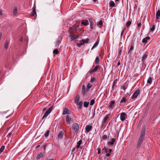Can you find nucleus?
Segmentation results:
<instances>
[{
    "label": "nucleus",
    "mask_w": 160,
    "mask_h": 160,
    "mask_svg": "<svg viewBox=\"0 0 160 160\" xmlns=\"http://www.w3.org/2000/svg\"><path fill=\"white\" fill-rule=\"evenodd\" d=\"M95 103V100L93 99H92L90 103V105L91 106L93 105Z\"/></svg>",
    "instance_id": "obj_44"
},
{
    "label": "nucleus",
    "mask_w": 160,
    "mask_h": 160,
    "mask_svg": "<svg viewBox=\"0 0 160 160\" xmlns=\"http://www.w3.org/2000/svg\"><path fill=\"white\" fill-rule=\"evenodd\" d=\"M71 120V118L69 115H67L66 117V121L67 124H69Z\"/></svg>",
    "instance_id": "obj_9"
},
{
    "label": "nucleus",
    "mask_w": 160,
    "mask_h": 160,
    "mask_svg": "<svg viewBox=\"0 0 160 160\" xmlns=\"http://www.w3.org/2000/svg\"><path fill=\"white\" fill-rule=\"evenodd\" d=\"M0 15H2V9H0Z\"/></svg>",
    "instance_id": "obj_53"
},
{
    "label": "nucleus",
    "mask_w": 160,
    "mask_h": 160,
    "mask_svg": "<svg viewBox=\"0 0 160 160\" xmlns=\"http://www.w3.org/2000/svg\"><path fill=\"white\" fill-rule=\"evenodd\" d=\"M131 24V22L130 21H128L126 23V26L127 27H129Z\"/></svg>",
    "instance_id": "obj_42"
},
{
    "label": "nucleus",
    "mask_w": 160,
    "mask_h": 160,
    "mask_svg": "<svg viewBox=\"0 0 160 160\" xmlns=\"http://www.w3.org/2000/svg\"><path fill=\"white\" fill-rule=\"evenodd\" d=\"M102 150H104L105 153H107L108 152V149L105 147H104L102 149Z\"/></svg>",
    "instance_id": "obj_50"
},
{
    "label": "nucleus",
    "mask_w": 160,
    "mask_h": 160,
    "mask_svg": "<svg viewBox=\"0 0 160 160\" xmlns=\"http://www.w3.org/2000/svg\"><path fill=\"white\" fill-rule=\"evenodd\" d=\"M5 147L4 146H2L0 148V154H1L4 150Z\"/></svg>",
    "instance_id": "obj_38"
},
{
    "label": "nucleus",
    "mask_w": 160,
    "mask_h": 160,
    "mask_svg": "<svg viewBox=\"0 0 160 160\" xmlns=\"http://www.w3.org/2000/svg\"><path fill=\"white\" fill-rule=\"evenodd\" d=\"M126 97H122L121 100L120 101V103H126Z\"/></svg>",
    "instance_id": "obj_30"
},
{
    "label": "nucleus",
    "mask_w": 160,
    "mask_h": 160,
    "mask_svg": "<svg viewBox=\"0 0 160 160\" xmlns=\"http://www.w3.org/2000/svg\"><path fill=\"white\" fill-rule=\"evenodd\" d=\"M12 132H10L8 133V136L9 137H10L11 136V135H12Z\"/></svg>",
    "instance_id": "obj_56"
},
{
    "label": "nucleus",
    "mask_w": 160,
    "mask_h": 160,
    "mask_svg": "<svg viewBox=\"0 0 160 160\" xmlns=\"http://www.w3.org/2000/svg\"><path fill=\"white\" fill-rule=\"evenodd\" d=\"M109 138V137L107 135H105L102 137V138L103 139H107Z\"/></svg>",
    "instance_id": "obj_45"
},
{
    "label": "nucleus",
    "mask_w": 160,
    "mask_h": 160,
    "mask_svg": "<svg viewBox=\"0 0 160 160\" xmlns=\"http://www.w3.org/2000/svg\"><path fill=\"white\" fill-rule=\"evenodd\" d=\"M82 142V140H79L77 142V148H79Z\"/></svg>",
    "instance_id": "obj_21"
},
{
    "label": "nucleus",
    "mask_w": 160,
    "mask_h": 160,
    "mask_svg": "<svg viewBox=\"0 0 160 160\" xmlns=\"http://www.w3.org/2000/svg\"><path fill=\"white\" fill-rule=\"evenodd\" d=\"M82 92H83L84 93L85 92V87L84 85H83L82 86Z\"/></svg>",
    "instance_id": "obj_47"
},
{
    "label": "nucleus",
    "mask_w": 160,
    "mask_h": 160,
    "mask_svg": "<svg viewBox=\"0 0 160 160\" xmlns=\"http://www.w3.org/2000/svg\"><path fill=\"white\" fill-rule=\"evenodd\" d=\"M115 141V139L114 138H112V142L109 141L108 142V144H110V145H113L114 143V142Z\"/></svg>",
    "instance_id": "obj_23"
},
{
    "label": "nucleus",
    "mask_w": 160,
    "mask_h": 160,
    "mask_svg": "<svg viewBox=\"0 0 160 160\" xmlns=\"http://www.w3.org/2000/svg\"><path fill=\"white\" fill-rule=\"evenodd\" d=\"M61 43V41L59 40H57L55 44V47L56 48H58L59 46V45L60 43Z\"/></svg>",
    "instance_id": "obj_25"
},
{
    "label": "nucleus",
    "mask_w": 160,
    "mask_h": 160,
    "mask_svg": "<svg viewBox=\"0 0 160 160\" xmlns=\"http://www.w3.org/2000/svg\"><path fill=\"white\" fill-rule=\"evenodd\" d=\"M92 84L91 83H89L87 86L86 88L87 91H88L92 87Z\"/></svg>",
    "instance_id": "obj_28"
},
{
    "label": "nucleus",
    "mask_w": 160,
    "mask_h": 160,
    "mask_svg": "<svg viewBox=\"0 0 160 160\" xmlns=\"http://www.w3.org/2000/svg\"><path fill=\"white\" fill-rule=\"evenodd\" d=\"M112 151V149H109V153H110Z\"/></svg>",
    "instance_id": "obj_60"
},
{
    "label": "nucleus",
    "mask_w": 160,
    "mask_h": 160,
    "mask_svg": "<svg viewBox=\"0 0 160 160\" xmlns=\"http://www.w3.org/2000/svg\"><path fill=\"white\" fill-rule=\"evenodd\" d=\"M115 101L113 100L111 101L108 107L109 109H113L115 106Z\"/></svg>",
    "instance_id": "obj_6"
},
{
    "label": "nucleus",
    "mask_w": 160,
    "mask_h": 160,
    "mask_svg": "<svg viewBox=\"0 0 160 160\" xmlns=\"http://www.w3.org/2000/svg\"><path fill=\"white\" fill-rule=\"evenodd\" d=\"M102 21L101 20H100L97 23V25L98 26H100L102 27Z\"/></svg>",
    "instance_id": "obj_34"
},
{
    "label": "nucleus",
    "mask_w": 160,
    "mask_h": 160,
    "mask_svg": "<svg viewBox=\"0 0 160 160\" xmlns=\"http://www.w3.org/2000/svg\"><path fill=\"white\" fill-rule=\"evenodd\" d=\"M81 24L84 26H86L89 24V22L87 20H83L81 22Z\"/></svg>",
    "instance_id": "obj_10"
},
{
    "label": "nucleus",
    "mask_w": 160,
    "mask_h": 160,
    "mask_svg": "<svg viewBox=\"0 0 160 160\" xmlns=\"http://www.w3.org/2000/svg\"><path fill=\"white\" fill-rule=\"evenodd\" d=\"M122 52V50H120L119 53V55H120L121 54V52Z\"/></svg>",
    "instance_id": "obj_61"
},
{
    "label": "nucleus",
    "mask_w": 160,
    "mask_h": 160,
    "mask_svg": "<svg viewBox=\"0 0 160 160\" xmlns=\"http://www.w3.org/2000/svg\"><path fill=\"white\" fill-rule=\"evenodd\" d=\"M52 107H51L46 111L44 113V115L43 116L42 118V119H43L45 118L46 117H47L48 116V115H49V114L52 111Z\"/></svg>",
    "instance_id": "obj_4"
},
{
    "label": "nucleus",
    "mask_w": 160,
    "mask_h": 160,
    "mask_svg": "<svg viewBox=\"0 0 160 160\" xmlns=\"http://www.w3.org/2000/svg\"><path fill=\"white\" fill-rule=\"evenodd\" d=\"M92 126L87 125L86 127V131L87 132H89L92 128Z\"/></svg>",
    "instance_id": "obj_11"
},
{
    "label": "nucleus",
    "mask_w": 160,
    "mask_h": 160,
    "mask_svg": "<svg viewBox=\"0 0 160 160\" xmlns=\"http://www.w3.org/2000/svg\"><path fill=\"white\" fill-rule=\"evenodd\" d=\"M155 25L154 24H153L152 25V27L150 28L151 31L153 32L154 30L155 29Z\"/></svg>",
    "instance_id": "obj_41"
},
{
    "label": "nucleus",
    "mask_w": 160,
    "mask_h": 160,
    "mask_svg": "<svg viewBox=\"0 0 160 160\" xmlns=\"http://www.w3.org/2000/svg\"><path fill=\"white\" fill-rule=\"evenodd\" d=\"M122 89L123 90H125L126 89V88L125 87L123 86H122Z\"/></svg>",
    "instance_id": "obj_57"
},
{
    "label": "nucleus",
    "mask_w": 160,
    "mask_h": 160,
    "mask_svg": "<svg viewBox=\"0 0 160 160\" xmlns=\"http://www.w3.org/2000/svg\"><path fill=\"white\" fill-rule=\"evenodd\" d=\"M149 37H146L143 39L142 42L143 43H146L147 42L148 40H149Z\"/></svg>",
    "instance_id": "obj_18"
},
{
    "label": "nucleus",
    "mask_w": 160,
    "mask_h": 160,
    "mask_svg": "<svg viewBox=\"0 0 160 160\" xmlns=\"http://www.w3.org/2000/svg\"><path fill=\"white\" fill-rule=\"evenodd\" d=\"M121 63H120V61H119L118 63V64H117V66H118Z\"/></svg>",
    "instance_id": "obj_58"
},
{
    "label": "nucleus",
    "mask_w": 160,
    "mask_h": 160,
    "mask_svg": "<svg viewBox=\"0 0 160 160\" xmlns=\"http://www.w3.org/2000/svg\"><path fill=\"white\" fill-rule=\"evenodd\" d=\"M148 55L146 54H144L142 57V62H144L146 59L147 58Z\"/></svg>",
    "instance_id": "obj_24"
},
{
    "label": "nucleus",
    "mask_w": 160,
    "mask_h": 160,
    "mask_svg": "<svg viewBox=\"0 0 160 160\" xmlns=\"http://www.w3.org/2000/svg\"><path fill=\"white\" fill-rule=\"evenodd\" d=\"M89 102H84V106L85 107L87 108L88 106Z\"/></svg>",
    "instance_id": "obj_39"
},
{
    "label": "nucleus",
    "mask_w": 160,
    "mask_h": 160,
    "mask_svg": "<svg viewBox=\"0 0 160 160\" xmlns=\"http://www.w3.org/2000/svg\"><path fill=\"white\" fill-rule=\"evenodd\" d=\"M40 146V145H38L36 147V148H38Z\"/></svg>",
    "instance_id": "obj_63"
},
{
    "label": "nucleus",
    "mask_w": 160,
    "mask_h": 160,
    "mask_svg": "<svg viewBox=\"0 0 160 160\" xmlns=\"http://www.w3.org/2000/svg\"><path fill=\"white\" fill-rule=\"evenodd\" d=\"M53 53L56 54H57L59 53V51L57 49H56L54 50L53 51Z\"/></svg>",
    "instance_id": "obj_43"
},
{
    "label": "nucleus",
    "mask_w": 160,
    "mask_h": 160,
    "mask_svg": "<svg viewBox=\"0 0 160 160\" xmlns=\"http://www.w3.org/2000/svg\"><path fill=\"white\" fill-rule=\"evenodd\" d=\"M106 156H107V157H109L110 156V153H107L106 155Z\"/></svg>",
    "instance_id": "obj_55"
},
{
    "label": "nucleus",
    "mask_w": 160,
    "mask_h": 160,
    "mask_svg": "<svg viewBox=\"0 0 160 160\" xmlns=\"http://www.w3.org/2000/svg\"><path fill=\"white\" fill-rule=\"evenodd\" d=\"M109 5L110 7L113 8L115 6V5L114 1H110L109 3Z\"/></svg>",
    "instance_id": "obj_15"
},
{
    "label": "nucleus",
    "mask_w": 160,
    "mask_h": 160,
    "mask_svg": "<svg viewBox=\"0 0 160 160\" xmlns=\"http://www.w3.org/2000/svg\"><path fill=\"white\" fill-rule=\"evenodd\" d=\"M69 37H71L72 40H73L76 39L78 38V35H75L73 36L71 34L69 35Z\"/></svg>",
    "instance_id": "obj_16"
},
{
    "label": "nucleus",
    "mask_w": 160,
    "mask_h": 160,
    "mask_svg": "<svg viewBox=\"0 0 160 160\" xmlns=\"http://www.w3.org/2000/svg\"><path fill=\"white\" fill-rule=\"evenodd\" d=\"M101 68V66L99 65H96L94 68H91L88 72L90 73H92L93 72H95L97 71L98 69H100Z\"/></svg>",
    "instance_id": "obj_3"
},
{
    "label": "nucleus",
    "mask_w": 160,
    "mask_h": 160,
    "mask_svg": "<svg viewBox=\"0 0 160 160\" xmlns=\"http://www.w3.org/2000/svg\"><path fill=\"white\" fill-rule=\"evenodd\" d=\"M43 156V154L42 153H40L38 154L37 157V159H38L41 158Z\"/></svg>",
    "instance_id": "obj_29"
},
{
    "label": "nucleus",
    "mask_w": 160,
    "mask_h": 160,
    "mask_svg": "<svg viewBox=\"0 0 160 160\" xmlns=\"http://www.w3.org/2000/svg\"><path fill=\"white\" fill-rule=\"evenodd\" d=\"M124 29H123L122 31V32L121 33V37H122V36L123 34V32H124Z\"/></svg>",
    "instance_id": "obj_54"
},
{
    "label": "nucleus",
    "mask_w": 160,
    "mask_h": 160,
    "mask_svg": "<svg viewBox=\"0 0 160 160\" xmlns=\"http://www.w3.org/2000/svg\"><path fill=\"white\" fill-rule=\"evenodd\" d=\"M98 43H99V42H98V41L94 44V45H93V47H92V48H91V50H92L94 48L96 47L98 45Z\"/></svg>",
    "instance_id": "obj_27"
},
{
    "label": "nucleus",
    "mask_w": 160,
    "mask_h": 160,
    "mask_svg": "<svg viewBox=\"0 0 160 160\" xmlns=\"http://www.w3.org/2000/svg\"><path fill=\"white\" fill-rule=\"evenodd\" d=\"M17 13V9L16 7H14L13 9V14L14 15H16Z\"/></svg>",
    "instance_id": "obj_35"
},
{
    "label": "nucleus",
    "mask_w": 160,
    "mask_h": 160,
    "mask_svg": "<svg viewBox=\"0 0 160 160\" xmlns=\"http://www.w3.org/2000/svg\"><path fill=\"white\" fill-rule=\"evenodd\" d=\"M46 110V108H44L43 110V111H44Z\"/></svg>",
    "instance_id": "obj_62"
},
{
    "label": "nucleus",
    "mask_w": 160,
    "mask_h": 160,
    "mask_svg": "<svg viewBox=\"0 0 160 160\" xmlns=\"http://www.w3.org/2000/svg\"><path fill=\"white\" fill-rule=\"evenodd\" d=\"M145 127H142L140 132V136L137 142V148L138 149L140 148L141 147L143 142L145 139Z\"/></svg>",
    "instance_id": "obj_1"
},
{
    "label": "nucleus",
    "mask_w": 160,
    "mask_h": 160,
    "mask_svg": "<svg viewBox=\"0 0 160 160\" xmlns=\"http://www.w3.org/2000/svg\"><path fill=\"white\" fill-rule=\"evenodd\" d=\"M99 61V57L98 56H97L96 57L95 60V64H98Z\"/></svg>",
    "instance_id": "obj_31"
},
{
    "label": "nucleus",
    "mask_w": 160,
    "mask_h": 160,
    "mask_svg": "<svg viewBox=\"0 0 160 160\" xmlns=\"http://www.w3.org/2000/svg\"><path fill=\"white\" fill-rule=\"evenodd\" d=\"M139 92V89L137 90L133 94L131 98L132 99H134L137 98Z\"/></svg>",
    "instance_id": "obj_5"
},
{
    "label": "nucleus",
    "mask_w": 160,
    "mask_h": 160,
    "mask_svg": "<svg viewBox=\"0 0 160 160\" xmlns=\"http://www.w3.org/2000/svg\"><path fill=\"white\" fill-rule=\"evenodd\" d=\"M137 25L138 27H140L141 26V21H140L139 22V21H138L137 22Z\"/></svg>",
    "instance_id": "obj_49"
},
{
    "label": "nucleus",
    "mask_w": 160,
    "mask_h": 160,
    "mask_svg": "<svg viewBox=\"0 0 160 160\" xmlns=\"http://www.w3.org/2000/svg\"><path fill=\"white\" fill-rule=\"evenodd\" d=\"M83 42L84 43H88L89 39V38H87L85 39H82Z\"/></svg>",
    "instance_id": "obj_40"
},
{
    "label": "nucleus",
    "mask_w": 160,
    "mask_h": 160,
    "mask_svg": "<svg viewBox=\"0 0 160 160\" xmlns=\"http://www.w3.org/2000/svg\"><path fill=\"white\" fill-rule=\"evenodd\" d=\"M79 95H77L75 98V102L76 104L79 102Z\"/></svg>",
    "instance_id": "obj_22"
},
{
    "label": "nucleus",
    "mask_w": 160,
    "mask_h": 160,
    "mask_svg": "<svg viewBox=\"0 0 160 160\" xmlns=\"http://www.w3.org/2000/svg\"><path fill=\"white\" fill-rule=\"evenodd\" d=\"M71 113L70 111L68 108H64L63 111V115H65L67 114H70Z\"/></svg>",
    "instance_id": "obj_8"
},
{
    "label": "nucleus",
    "mask_w": 160,
    "mask_h": 160,
    "mask_svg": "<svg viewBox=\"0 0 160 160\" xmlns=\"http://www.w3.org/2000/svg\"><path fill=\"white\" fill-rule=\"evenodd\" d=\"M96 80V79L95 78L93 77L92 78H91V80H90V82L92 83L94 81H95Z\"/></svg>",
    "instance_id": "obj_48"
},
{
    "label": "nucleus",
    "mask_w": 160,
    "mask_h": 160,
    "mask_svg": "<svg viewBox=\"0 0 160 160\" xmlns=\"http://www.w3.org/2000/svg\"><path fill=\"white\" fill-rule=\"evenodd\" d=\"M36 7H35L33 9L32 12V16H34L35 14L36 15Z\"/></svg>",
    "instance_id": "obj_33"
},
{
    "label": "nucleus",
    "mask_w": 160,
    "mask_h": 160,
    "mask_svg": "<svg viewBox=\"0 0 160 160\" xmlns=\"http://www.w3.org/2000/svg\"><path fill=\"white\" fill-rule=\"evenodd\" d=\"M72 129L75 131V133L76 134H77L79 129V126L78 124L77 123H74L72 126Z\"/></svg>",
    "instance_id": "obj_2"
},
{
    "label": "nucleus",
    "mask_w": 160,
    "mask_h": 160,
    "mask_svg": "<svg viewBox=\"0 0 160 160\" xmlns=\"http://www.w3.org/2000/svg\"><path fill=\"white\" fill-rule=\"evenodd\" d=\"M152 78L151 77H149L147 80V83H149V84H151L152 82Z\"/></svg>",
    "instance_id": "obj_32"
},
{
    "label": "nucleus",
    "mask_w": 160,
    "mask_h": 160,
    "mask_svg": "<svg viewBox=\"0 0 160 160\" xmlns=\"http://www.w3.org/2000/svg\"><path fill=\"white\" fill-rule=\"evenodd\" d=\"M64 135V132H63L60 131L58 135V138L60 139H61L63 137Z\"/></svg>",
    "instance_id": "obj_12"
},
{
    "label": "nucleus",
    "mask_w": 160,
    "mask_h": 160,
    "mask_svg": "<svg viewBox=\"0 0 160 160\" xmlns=\"http://www.w3.org/2000/svg\"><path fill=\"white\" fill-rule=\"evenodd\" d=\"M97 149H98V154H100L101 153V148H98Z\"/></svg>",
    "instance_id": "obj_51"
},
{
    "label": "nucleus",
    "mask_w": 160,
    "mask_h": 160,
    "mask_svg": "<svg viewBox=\"0 0 160 160\" xmlns=\"http://www.w3.org/2000/svg\"><path fill=\"white\" fill-rule=\"evenodd\" d=\"M2 36V33H0V39H1V37Z\"/></svg>",
    "instance_id": "obj_64"
},
{
    "label": "nucleus",
    "mask_w": 160,
    "mask_h": 160,
    "mask_svg": "<svg viewBox=\"0 0 160 160\" xmlns=\"http://www.w3.org/2000/svg\"><path fill=\"white\" fill-rule=\"evenodd\" d=\"M89 22L90 23V28L91 29H93L94 28L93 25L94 23L93 22V20L92 18H90L89 19Z\"/></svg>",
    "instance_id": "obj_14"
},
{
    "label": "nucleus",
    "mask_w": 160,
    "mask_h": 160,
    "mask_svg": "<svg viewBox=\"0 0 160 160\" xmlns=\"http://www.w3.org/2000/svg\"><path fill=\"white\" fill-rule=\"evenodd\" d=\"M134 49V46L132 44L130 45V48L129 50V52H130V51H132Z\"/></svg>",
    "instance_id": "obj_46"
},
{
    "label": "nucleus",
    "mask_w": 160,
    "mask_h": 160,
    "mask_svg": "<svg viewBox=\"0 0 160 160\" xmlns=\"http://www.w3.org/2000/svg\"><path fill=\"white\" fill-rule=\"evenodd\" d=\"M49 133L50 131L49 130H47L44 134V136L45 137H48L49 135Z\"/></svg>",
    "instance_id": "obj_36"
},
{
    "label": "nucleus",
    "mask_w": 160,
    "mask_h": 160,
    "mask_svg": "<svg viewBox=\"0 0 160 160\" xmlns=\"http://www.w3.org/2000/svg\"><path fill=\"white\" fill-rule=\"evenodd\" d=\"M117 79L115 80L113 82V83L112 87V89L113 91L114 90V87L116 85V84L117 83Z\"/></svg>",
    "instance_id": "obj_20"
},
{
    "label": "nucleus",
    "mask_w": 160,
    "mask_h": 160,
    "mask_svg": "<svg viewBox=\"0 0 160 160\" xmlns=\"http://www.w3.org/2000/svg\"><path fill=\"white\" fill-rule=\"evenodd\" d=\"M84 44V42L83 41L82 39L80 40L79 42L77 43V46L78 47H80L81 46H82Z\"/></svg>",
    "instance_id": "obj_13"
},
{
    "label": "nucleus",
    "mask_w": 160,
    "mask_h": 160,
    "mask_svg": "<svg viewBox=\"0 0 160 160\" xmlns=\"http://www.w3.org/2000/svg\"><path fill=\"white\" fill-rule=\"evenodd\" d=\"M72 28H69V32H70V33L72 32Z\"/></svg>",
    "instance_id": "obj_52"
},
{
    "label": "nucleus",
    "mask_w": 160,
    "mask_h": 160,
    "mask_svg": "<svg viewBox=\"0 0 160 160\" xmlns=\"http://www.w3.org/2000/svg\"><path fill=\"white\" fill-rule=\"evenodd\" d=\"M82 101H80L78 102V103H77L76 104L78 106L79 108L80 109H81L82 105Z\"/></svg>",
    "instance_id": "obj_26"
},
{
    "label": "nucleus",
    "mask_w": 160,
    "mask_h": 160,
    "mask_svg": "<svg viewBox=\"0 0 160 160\" xmlns=\"http://www.w3.org/2000/svg\"><path fill=\"white\" fill-rule=\"evenodd\" d=\"M23 38L22 37H21L20 39V40L21 41H22L23 40Z\"/></svg>",
    "instance_id": "obj_59"
},
{
    "label": "nucleus",
    "mask_w": 160,
    "mask_h": 160,
    "mask_svg": "<svg viewBox=\"0 0 160 160\" xmlns=\"http://www.w3.org/2000/svg\"><path fill=\"white\" fill-rule=\"evenodd\" d=\"M8 41H6L4 44V49H7L8 48Z\"/></svg>",
    "instance_id": "obj_37"
},
{
    "label": "nucleus",
    "mask_w": 160,
    "mask_h": 160,
    "mask_svg": "<svg viewBox=\"0 0 160 160\" xmlns=\"http://www.w3.org/2000/svg\"><path fill=\"white\" fill-rule=\"evenodd\" d=\"M109 119V116H108V115H106L103 119V121H102V122L103 123H105L106 122L108 119Z\"/></svg>",
    "instance_id": "obj_17"
},
{
    "label": "nucleus",
    "mask_w": 160,
    "mask_h": 160,
    "mask_svg": "<svg viewBox=\"0 0 160 160\" xmlns=\"http://www.w3.org/2000/svg\"><path fill=\"white\" fill-rule=\"evenodd\" d=\"M160 16V10H158L157 12L156 13V18L158 19Z\"/></svg>",
    "instance_id": "obj_19"
},
{
    "label": "nucleus",
    "mask_w": 160,
    "mask_h": 160,
    "mask_svg": "<svg viewBox=\"0 0 160 160\" xmlns=\"http://www.w3.org/2000/svg\"><path fill=\"white\" fill-rule=\"evenodd\" d=\"M126 114L125 112H122L120 115V119L122 121H124L126 119Z\"/></svg>",
    "instance_id": "obj_7"
}]
</instances>
